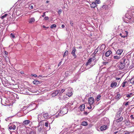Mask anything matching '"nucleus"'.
Returning <instances> with one entry per match:
<instances>
[{"mask_svg":"<svg viewBox=\"0 0 134 134\" xmlns=\"http://www.w3.org/2000/svg\"><path fill=\"white\" fill-rule=\"evenodd\" d=\"M121 62H122L123 64H124V65L126 66H127L129 64V60L127 59H125V57L122 58Z\"/></svg>","mask_w":134,"mask_h":134,"instance_id":"1","label":"nucleus"},{"mask_svg":"<svg viewBox=\"0 0 134 134\" xmlns=\"http://www.w3.org/2000/svg\"><path fill=\"white\" fill-rule=\"evenodd\" d=\"M120 115V113H119V114L117 115L116 116V118L118 119L116 120V121L117 122H121L123 119V118L122 116H120V118H118Z\"/></svg>","mask_w":134,"mask_h":134,"instance_id":"2","label":"nucleus"},{"mask_svg":"<svg viewBox=\"0 0 134 134\" xmlns=\"http://www.w3.org/2000/svg\"><path fill=\"white\" fill-rule=\"evenodd\" d=\"M94 102V99L92 97H90L89 98L88 100V103L90 104V106L92 105Z\"/></svg>","mask_w":134,"mask_h":134,"instance_id":"3","label":"nucleus"},{"mask_svg":"<svg viewBox=\"0 0 134 134\" xmlns=\"http://www.w3.org/2000/svg\"><path fill=\"white\" fill-rule=\"evenodd\" d=\"M60 90H59L54 91L52 94V97H54L56 96L60 92Z\"/></svg>","mask_w":134,"mask_h":134,"instance_id":"4","label":"nucleus"},{"mask_svg":"<svg viewBox=\"0 0 134 134\" xmlns=\"http://www.w3.org/2000/svg\"><path fill=\"white\" fill-rule=\"evenodd\" d=\"M94 59L93 58H90L88 61L86 63L85 65L86 66H87L88 65H90L91 62L94 61Z\"/></svg>","mask_w":134,"mask_h":134,"instance_id":"5","label":"nucleus"},{"mask_svg":"<svg viewBox=\"0 0 134 134\" xmlns=\"http://www.w3.org/2000/svg\"><path fill=\"white\" fill-rule=\"evenodd\" d=\"M76 51V49L75 47H74L72 48V51L71 52V54L75 58L76 57L75 54V52Z\"/></svg>","mask_w":134,"mask_h":134,"instance_id":"6","label":"nucleus"},{"mask_svg":"<svg viewBox=\"0 0 134 134\" xmlns=\"http://www.w3.org/2000/svg\"><path fill=\"white\" fill-rule=\"evenodd\" d=\"M107 128V126L106 125H104L101 126L100 129L101 131H104Z\"/></svg>","mask_w":134,"mask_h":134,"instance_id":"7","label":"nucleus"},{"mask_svg":"<svg viewBox=\"0 0 134 134\" xmlns=\"http://www.w3.org/2000/svg\"><path fill=\"white\" fill-rule=\"evenodd\" d=\"M122 97V96L121 94L119 93H117V95L115 96V98L116 99L118 100Z\"/></svg>","mask_w":134,"mask_h":134,"instance_id":"8","label":"nucleus"},{"mask_svg":"<svg viewBox=\"0 0 134 134\" xmlns=\"http://www.w3.org/2000/svg\"><path fill=\"white\" fill-rule=\"evenodd\" d=\"M123 50L122 49H119L116 52V54L118 55H120L123 52Z\"/></svg>","mask_w":134,"mask_h":134,"instance_id":"9","label":"nucleus"},{"mask_svg":"<svg viewBox=\"0 0 134 134\" xmlns=\"http://www.w3.org/2000/svg\"><path fill=\"white\" fill-rule=\"evenodd\" d=\"M47 74H50L53 72V71L52 69L49 67L48 68L47 70Z\"/></svg>","mask_w":134,"mask_h":134,"instance_id":"10","label":"nucleus"},{"mask_svg":"<svg viewBox=\"0 0 134 134\" xmlns=\"http://www.w3.org/2000/svg\"><path fill=\"white\" fill-rule=\"evenodd\" d=\"M30 122V120H25L23 122V124L25 126H27L29 124Z\"/></svg>","mask_w":134,"mask_h":134,"instance_id":"11","label":"nucleus"},{"mask_svg":"<svg viewBox=\"0 0 134 134\" xmlns=\"http://www.w3.org/2000/svg\"><path fill=\"white\" fill-rule=\"evenodd\" d=\"M120 64L119 65V68L121 69H122L124 68L125 66H126L124 64H123L122 63V62H121L120 63Z\"/></svg>","mask_w":134,"mask_h":134,"instance_id":"12","label":"nucleus"},{"mask_svg":"<svg viewBox=\"0 0 134 134\" xmlns=\"http://www.w3.org/2000/svg\"><path fill=\"white\" fill-rule=\"evenodd\" d=\"M90 5L91 8H94L97 6V4L95 2H93L90 4Z\"/></svg>","mask_w":134,"mask_h":134,"instance_id":"13","label":"nucleus"},{"mask_svg":"<svg viewBox=\"0 0 134 134\" xmlns=\"http://www.w3.org/2000/svg\"><path fill=\"white\" fill-rule=\"evenodd\" d=\"M111 51L110 50H109L105 53V55L106 57H108L111 53Z\"/></svg>","mask_w":134,"mask_h":134,"instance_id":"14","label":"nucleus"},{"mask_svg":"<svg viewBox=\"0 0 134 134\" xmlns=\"http://www.w3.org/2000/svg\"><path fill=\"white\" fill-rule=\"evenodd\" d=\"M117 83L115 82H112L110 85V87L112 88L115 87L117 85Z\"/></svg>","mask_w":134,"mask_h":134,"instance_id":"15","label":"nucleus"},{"mask_svg":"<svg viewBox=\"0 0 134 134\" xmlns=\"http://www.w3.org/2000/svg\"><path fill=\"white\" fill-rule=\"evenodd\" d=\"M134 95L133 93H130L129 94H127L126 95V97L128 98H130Z\"/></svg>","mask_w":134,"mask_h":134,"instance_id":"16","label":"nucleus"},{"mask_svg":"<svg viewBox=\"0 0 134 134\" xmlns=\"http://www.w3.org/2000/svg\"><path fill=\"white\" fill-rule=\"evenodd\" d=\"M79 108L80 110L81 111H83L85 108V105L84 104L81 105L80 106Z\"/></svg>","mask_w":134,"mask_h":134,"instance_id":"17","label":"nucleus"},{"mask_svg":"<svg viewBox=\"0 0 134 134\" xmlns=\"http://www.w3.org/2000/svg\"><path fill=\"white\" fill-rule=\"evenodd\" d=\"M49 115L48 113H45L43 114V117L45 119H47L49 118Z\"/></svg>","mask_w":134,"mask_h":134,"instance_id":"18","label":"nucleus"},{"mask_svg":"<svg viewBox=\"0 0 134 134\" xmlns=\"http://www.w3.org/2000/svg\"><path fill=\"white\" fill-rule=\"evenodd\" d=\"M122 57L120 55H116L113 56V58L114 59H116L117 60L119 59H120Z\"/></svg>","mask_w":134,"mask_h":134,"instance_id":"19","label":"nucleus"},{"mask_svg":"<svg viewBox=\"0 0 134 134\" xmlns=\"http://www.w3.org/2000/svg\"><path fill=\"white\" fill-rule=\"evenodd\" d=\"M72 73V71H68L65 72V74L66 76H70L71 75Z\"/></svg>","mask_w":134,"mask_h":134,"instance_id":"20","label":"nucleus"},{"mask_svg":"<svg viewBox=\"0 0 134 134\" xmlns=\"http://www.w3.org/2000/svg\"><path fill=\"white\" fill-rule=\"evenodd\" d=\"M33 82L34 85H38L41 83V82L39 81L38 80H34L33 81Z\"/></svg>","mask_w":134,"mask_h":134,"instance_id":"21","label":"nucleus"},{"mask_svg":"<svg viewBox=\"0 0 134 134\" xmlns=\"http://www.w3.org/2000/svg\"><path fill=\"white\" fill-rule=\"evenodd\" d=\"M35 21V19L34 18H31L30 20L29 23H31L32 22H34Z\"/></svg>","mask_w":134,"mask_h":134,"instance_id":"22","label":"nucleus"},{"mask_svg":"<svg viewBox=\"0 0 134 134\" xmlns=\"http://www.w3.org/2000/svg\"><path fill=\"white\" fill-rule=\"evenodd\" d=\"M68 53V52L67 50L66 51L64 54L63 55V57H65V56L67 55Z\"/></svg>","mask_w":134,"mask_h":134,"instance_id":"23","label":"nucleus"},{"mask_svg":"<svg viewBox=\"0 0 134 134\" xmlns=\"http://www.w3.org/2000/svg\"><path fill=\"white\" fill-rule=\"evenodd\" d=\"M73 93L71 92H70L69 93H67L66 95L67 96H68L69 97H70L72 94Z\"/></svg>","mask_w":134,"mask_h":134,"instance_id":"24","label":"nucleus"},{"mask_svg":"<svg viewBox=\"0 0 134 134\" xmlns=\"http://www.w3.org/2000/svg\"><path fill=\"white\" fill-rule=\"evenodd\" d=\"M87 124V122L85 121L83 122L81 124V125L84 126H86Z\"/></svg>","mask_w":134,"mask_h":134,"instance_id":"25","label":"nucleus"},{"mask_svg":"<svg viewBox=\"0 0 134 134\" xmlns=\"http://www.w3.org/2000/svg\"><path fill=\"white\" fill-rule=\"evenodd\" d=\"M127 81H125L123 82L122 84V87H124L125 86L126 84L127 83Z\"/></svg>","mask_w":134,"mask_h":134,"instance_id":"26","label":"nucleus"},{"mask_svg":"<svg viewBox=\"0 0 134 134\" xmlns=\"http://www.w3.org/2000/svg\"><path fill=\"white\" fill-rule=\"evenodd\" d=\"M67 95H64V96L62 98V99L63 100H66L68 98V97H67Z\"/></svg>","mask_w":134,"mask_h":134,"instance_id":"27","label":"nucleus"},{"mask_svg":"<svg viewBox=\"0 0 134 134\" xmlns=\"http://www.w3.org/2000/svg\"><path fill=\"white\" fill-rule=\"evenodd\" d=\"M130 82L132 84H134V78H132L130 80Z\"/></svg>","mask_w":134,"mask_h":134,"instance_id":"28","label":"nucleus"},{"mask_svg":"<svg viewBox=\"0 0 134 134\" xmlns=\"http://www.w3.org/2000/svg\"><path fill=\"white\" fill-rule=\"evenodd\" d=\"M130 122L129 121H125V123L127 125H129L130 124Z\"/></svg>","mask_w":134,"mask_h":134,"instance_id":"29","label":"nucleus"},{"mask_svg":"<svg viewBox=\"0 0 134 134\" xmlns=\"http://www.w3.org/2000/svg\"><path fill=\"white\" fill-rule=\"evenodd\" d=\"M57 26L55 24H53L51 26V29H53L54 27H56Z\"/></svg>","mask_w":134,"mask_h":134,"instance_id":"30","label":"nucleus"},{"mask_svg":"<svg viewBox=\"0 0 134 134\" xmlns=\"http://www.w3.org/2000/svg\"><path fill=\"white\" fill-rule=\"evenodd\" d=\"M65 91V89H63L61 90V91L60 90V92H59V93L60 94H62L63 92H64Z\"/></svg>","mask_w":134,"mask_h":134,"instance_id":"31","label":"nucleus"},{"mask_svg":"<svg viewBox=\"0 0 134 134\" xmlns=\"http://www.w3.org/2000/svg\"><path fill=\"white\" fill-rule=\"evenodd\" d=\"M101 96L100 95H98L97 97V100L98 101L100 100V98L101 97Z\"/></svg>","mask_w":134,"mask_h":134,"instance_id":"32","label":"nucleus"},{"mask_svg":"<svg viewBox=\"0 0 134 134\" xmlns=\"http://www.w3.org/2000/svg\"><path fill=\"white\" fill-rule=\"evenodd\" d=\"M7 15V14H5L4 15H3L1 17V19H3L4 18L6 17Z\"/></svg>","mask_w":134,"mask_h":134,"instance_id":"33","label":"nucleus"},{"mask_svg":"<svg viewBox=\"0 0 134 134\" xmlns=\"http://www.w3.org/2000/svg\"><path fill=\"white\" fill-rule=\"evenodd\" d=\"M26 131L24 130L23 131H22L21 132L20 134H26Z\"/></svg>","mask_w":134,"mask_h":134,"instance_id":"34","label":"nucleus"},{"mask_svg":"<svg viewBox=\"0 0 134 134\" xmlns=\"http://www.w3.org/2000/svg\"><path fill=\"white\" fill-rule=\"evenodd\" d=\"M95 2L96 3L98 4L100 3V0H96Z\"/></svg>","mask_w":134,"mask_h":134,"instance_id":"35","label":"nucleus"},{"mask_svg":"<svg viewBox=\"0 0 134 134\" xmlns=\"http://www.w3.org/2000/svg\"><path fill=\"white\" fill-rule=\"evenodd\" d=\"M29 134H36V132L34 131H32L30 132Z\"/></svg>","mask_w":134,"mask_h":134,"instance_id":"36","label":"nucleus"},{"mask_svg":"<svg viewBox=\"0 0 134 134\" xmlns=\"http://www.w3.org/2000/svg\"><path fill=\"white\" fill-rule=\"evenodd\" d=\"M98 50H99L98 47L96 49H95V51H94V53H95V54H96V53H97L98 52Z\"/></svg>","mask_w":134,"mask_h":134,"instance_id":"37","label":"nucleus"},{"mask_svg":"<svg viewBox=\"0 0 134 134\" xmlns=\"http://www.w3.org/2000/svg\"><path fill=\"white\" fill-rule=\"evenodd\" d=\"M70 24L71 25V26H73L74 23H73V21L71 20L70 21Z\"/></svg>","mask_w":134,"mask_h":134,"instance_id":"38","label":"nucleus"},{"mask_svg":"<svg viewBox=\"0 0 134 134\" xmlns=\"http://www.w3.org/2000/svg\"><path fill=\"white\" fill-rule=\"evenodd\" d=\"M48 121H47V122H46L45 123V126H46V127H48Z\"/></svg>","mask_w":134,"mask_h":134,"instance_id":"39","label":"nucleus"},{"mask_svg":"<svg viewBox=\"0 0 134 134\" xmlns=\"http://www.w3.org/2000/svg\"><path fill=\"white\" fill-rule=\"evenodd\" d=\"M108 62H103L102 64L104 65H106L108 63Z\"/></svg>","mask_w":134,"mask_h":134,"instance_id":"40","label":"nucleus"},{"mask_svg":"<svg viewBox=\"0 0 134 134\" xmlns=\"http://www.w3.org/2000/svg\"><path fill=\"white\" fill-rule=\"evenodd\" d=\"M134 115H131L130 116V117L131 118V120H133L134 119Z\"/></svg>","mask_w":134,"mask_h":134,"instance_id":"41","label":"nucleus"},{"mask_svg":"<svg viewBox=\"0 0 134 134\" xmlns=\"http://www.w3.org/2000/svg\"><path fill=\"white\" fill-rule=\"evenodd\" d=\"M11 36V37L12 38H14L15 37V36L12 33H11L10 34Z\"/></svg>","mask_w":134,"mask_h":134,"instance_id":"42","label":"nucleus"},{"mask_svg":"<svg viewBox=\"0 0 134 134\" xmlns=\"http://www.w3.org/2000/svg\"><path fill=\"white\" fill-rule=\"evenodd\" d=\"M6 59V60L7 62H9V58L8 57H7V58H5Z\"/></svg>","mask_w":134,"mask_h":134,"instance_id":"43","label":"nucleus"},{"mask_svg":"<svg viewBox=\"0 0 134 134\" xmlns=\"http://www.w3.org/2000/svg\"><path fill=\"white\" fill-rule=\"evenodd\" d=\"M13 129L14 130H15L16 128V127L15 125H13L12 126Z\"/></svg>","mask_w":134,"mask_h":134,"instance_id":"44","label":"nucleus"},{"mask_svg":"<svg viewBox=\"0 0 134 134\" xmlns=\"http://www.w3.org/2000/svg\"><path fill=\"white\" fill-rule=\"evenodd\" d=\"M62 12V10L60 9L58 10V13L59 14H60Z\"/></svg>","mask_w":134,"mask_h":134,"instance_id":"45","label":"nucleus"},{"mask_svg":"<svg viewBox=\"0 0 134 134\" xmlns=\"http://www.w3.org/2000/svg\"><path fill=\"white\" fill-rule=\"evenodd\" d=\"M44 19L45 20H48L49 18H48V16H46L44 18Z\"/></svg>","mask_w":134,"mask_h":134,"instance_id":"46","label":"nucleus"},{"mask_svg":"<svg viewBox=\"0 0 134 134\" xmlns=\"http://www.w3.org/2000/svg\"><path fill=\"white\" fill-rule=\"evenodd\" d=\"M129 102H126V103L125 104V106H127L129 104Z\"/></svg>","mask_w":134,"mask_h":134,"instance_id":"47","label":"nucleus"},{"mask_svg":"<svg viewBox=\"0 0 134 134\" xmlns=\"http://www.w3.org/2000/svg\"><path fill=\"white\" fill-rule=\"evenodd\" d=\"M102 59H103V60H104V61H106V60H105L106 58H105V57H104L103 56H102Z\"/></svg>","mask_w":134,"mask_h":134,"instance_id":"48","label":"nucleus"},{"mask_svg":"<svg viewBox=\"0 0 134 134\" xmlns=\"http://www.w3.org/2000/svg\"><path fill=\"white\" fill-rule=\"evenodd\" d=\"M9 129H10V130H11L12 129H13V128H12V126H9Z\"/></svg>","mask_w":134,"mask_h":134,"instance_id":"49","label":"nucleus"},{"mask_svg":"<svg viewBox=\"0 0 134 134\" xmlns=\"http://www.w3.org/2000/svg\"><path fill=\"white\" fill-rule=\"evenodd\" d=\"M92 108V107H91V106H90V107H87V108L88 109H91Z\"/></svg>","mask_w":134,"mask_h":134,"instance_id":"50","label":"nucleus"},{"mask_svg":"<svg viewBox=\"0 0 134 134\" xmlns=\"http://www.w3.org/2000/svg\"><path fill=\"white\" fill-rule=\"evenodd\" d=\"M84 114L86 115H87L88 113L87 112L85 111L84 112Z\"/></svg>","mask_w":134,"mask_h":134,"instance_id":"51","label":"nucleus"},{"mask_svg":"<svg viewBox=\"0 0 134 134\" xmlns=\"http://www.w3.org/2000/svg\"><path fill=\"white\" fill-rule=\"evenodd\" d=\"M45 13H43V14L42 15V17H44L45 16Z\"/></svg>","mask_w":134,"mask_h":134,"instance_id":"52","label":"nucleus"},{"mask_svg":"<svg viewBox=\"0 0 134 134\" xmlns=\"http://www.w3.org/2000/svg\"><path fill=\"white\" fill-rule=\"evenodd\" d=\"M62 62V61H61L59 62V64L58 65V66H59L61 65Z\"/></svg>","mask_w":134,"mask_h":134,"instance_id":"53","label":"nucleus"},{"mask_svg":"<svg viewBox=\"0 0 134 134\" xmlns=\"http://www.w3.org/2000/svg\"><path fill=\"white\" fill-rule=\"evenodd\" d=\"M43 28H48V27H45V26L44 25H43Z\"/></svg>","mask_w":134,"mask_h":134,"instance_id":"54","label":"nucleus"},{"mask_svg":"<svg viewBox=\"0 0 134 134\" xmlns=\"http://www.w3.org/2000/svg\"><path fill=\"white\" fill-rule=\"evenodd\" d=\"M120 78H119L118 77H116V80H119L120 79Z\"/></svg>","mask_w":134,"mask_h":134,"instance_id":"55","label":"nucleus"},{"mask_svg":"<svg viewBox=\"0 0 134 134\" xmlns=\"http://www.w3.org/2000/svg\"><path fill=\"white\" fill-rule=\"evenodd\" d=\"M119 109L120 110L119 112H120V111L121 112V111L122 110V108H119Z\"/></svg>","mask_w":134,"mask_h":134,"instance_id":"56","label":"nucleus"},{"mask_svg":"<svg viewBox=\"0 0 134 134\" xmlns=\"http://www.w3.org/2000/svg\"><path fill=\"white\" fill-rule=\"evenodd\" d=\"M20 73L21 74H24V72L23 71H21L20 72Z\"/></svg>","mask_w":134,"mask_h":134,"instance_id":"57","label":"nucleus"},{"mask_svg":"<svg viewBox=\"0 0 134 134\" xmlns=\"http://www.w3.org/2000/svg\"><path fill=\"white\" fill-rule=\"evenodd\" d=\"M65 27V26L64 25H62V28H64V27Z\"/></svg>","mask_w":134,"mask_h":134,"instance_id":"58","label":"nucleus"},{"mask_svg":"<svg viewBox=\"0 0 134 134\" xmlns=\"http://www.w3.org/2000/svg\"><path fill=\"white\" fill-rule=\"evenodd\" d=\"M34 76L35 77H37V75L36 74H34Z\"/></svg>","mask_w":134,"mask_h":134,"instance_id":"59","label":"nucleus"},{"mask_svg":"<svg viewBox=\"0 0 134 134\" xmlns=\"http://www.w3.org/2000/svg\"><path fill=\"white\" fill-rule=\"evenodd\" d=\"M31 9H32L33 8V6L32 5H31L30 7Z\"/></svg>","mask_w":134,"mask_h":134,"instance_id":"60","label":"nucleus"},{"mask_svg":"<svg viewBox=\"0 0 134 134\" xmlns=\"http://www.w3.org/2000/svg\"><path fill=\"white\" fill-rule=\"evenodd\" d=\"M4 53L5 54L7 55L8 54V52H7V51H5Z\"/></svg>","mask_w":134,"mask_h":134,"instance_id":"61","label":"nucleus"},{"mask_svg":"<svg viewBox=\"0 0 134 134\" xmlns=\"http://www.w3.org/2000/svg\"><path fill=\"white\" fill-rule=\"evenodd\" d=\"M126 36H121V37H123V38H125V37Z\"/></svg>","mask_w":134,"mask_h":134,"instance_id":"62","label":"nucleus"},{"mask_svg":"<svg viewBox=\"0 0 134 134\" xmlns=\"http://www.w3.org/2000/svg\"><path fill=\"white\" fill-rule=\"evenodd\" d=\"M39 76L41 77H44V76H42V75H39Z\"/></svg>","mask_w":134,"mask_h":134,"instance_id":"63","label":"nucleus"},{"mask_svg":"<svg viewBox=\"0 0 134 134\" xmlns=\"http://www.w3.org/2000/svg\"><path fill=\"white\" fill-rule=\"evenodd\" d=\"M79 48H82V47L81 46H80V47H79Z\"/></svg>","mask_w":134,"mask_h":134,"instance_id":"64","label":"nucleus"}]
</instances>
